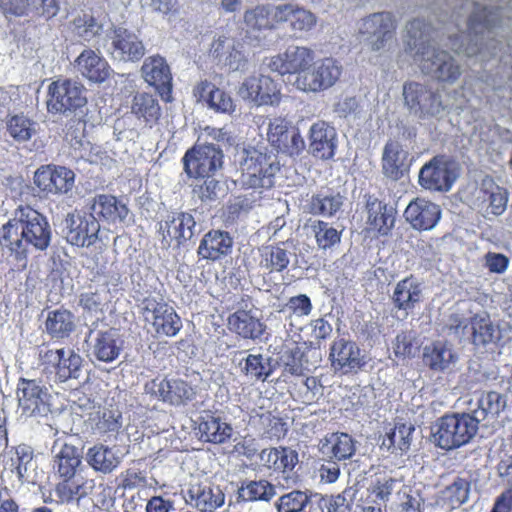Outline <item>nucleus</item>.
I'll return each mask as SVG.
<instances>
[{"label": "nucleus", "instance_id": "3", "mask_svg": "<svg viewBox=\"0 0 512 512\" xmlns=\"http://www.w3.org/2000/svg\"><path fill=\"white\" fill-rule=\"evenodd\" d=\"M502 9H488L480 3H473V11L467 22V33L449 37L450 47L468 57L477 56L481 60L494 57L498 53L499 42L494 39V31L500 24Z\"/></svg>", "mask_w": 512, "mask_h": 512}, {"label": "nucleus", "instance_id": "46", "mask_svg": "<svg viewBox=\"0 0 512 512\" xmlns=\"http://www.w3.org/2000/svg\"><path fill=\"white\" fill-rule=\"evenodd\" d=\"M278 5L259 4L247 9L243 14V21L249 30L273 29L279 24L275 17Z\"/></svg>", "mask_w": 512, "mask_h": 512}, {"label": "nucleus", "instance_id": "26", "mask_svg": "<svg viewBox=\"0 0 512 512\" xmlns=\"http://www.w3.org/2000/svg\"><path fill=\"white\" fill-rule=\"evenodd\" d=\"M210 54L218 64L224 65L230 71L244 69L248 61L243 45L224 35L213 41Z\"/></svg>", "mask_w": 512, "mask_h": 512}, {"label": "nucleus", "instance_id": "51", "mask_svg": "<svg viewBox=\"0 0 512 512\" xmlns=\"http://www.w3.org/2000/svg\"><path fill=\"white\" fill-rule=\"evenodd\" d=\"M201 98L205 99L209 107L216 112L231 113L234 111V103L230 95L216 88L208 81H202L197 86Z\"/></svg>", "mask_w": 512, "mask_h": 512}, {"label": "nucleus", "instance_id": "34", "mask_svg": "<svg viewBox=\"0 0 512 512\" xmlns=\"http://www.w3.org/2000/svg\"><path fill=\"white\" fill-rule=\"evenodd\" d=\"M233 239L226 231L211 230L200 241L197 254L201 259L218 261L232 252Z\"/></svg>", "mask_w": 512, "mask_h": 512}, {"label": "nucleus", "instance_id": "52", "mask_svg": "<svg viewBox=\"0 0 512 512\" xmlns=\"http://www.w3.org/2000/svg\"><path fill=\"white\" fill-rule=\"evenodd\" d=\"M132 113L139 119H143L150 127L160 117V106L157 99L149 93H137L132 102Z\"/></svg>", "mask_w": 512, "mask_h": 512}, {"label": "nucleus", "instance_id": "29", "mask_svg": "<svg viewBox=\"0 0 512 512\" xmlns=\"http://www.w3.org/2000/svg\"><path fill=\"white\" fill-rule=\"evenodd\" d=\"M404 217L417 230H430L441 217L440 207L424 198L411 201L404 211Z\"/></svg>", "mask_w": 512, "mask_h": 512}, {"label": "nucleus", "instance_id": "22", "mask_svg": "<svg viewBox=\"0 0 512 512\" xmlns=\"http://www.w3.org/2000/svg\"><path fill=\"white\" fill-rule=\"evenodd\" d=\"M74 182V172L63 166H41L34 174V184L47 193H67L72 190Z\"/></svg>", "mask_w": 512, "mask_h": 512}, {"label": "nucleus", "instance_id": "6", "mask_svg": "<svg viewBox=\"0 0 512 512\" xmlns=\"http://www.w3.org/2000/svg\"><path fill=\"white\" fill-rule=\"evenodd\" d=\"M239 165V182L247 189H253L250 198L256 201V190L270 189L274 185V177L279 170L277 156L260 149L249 147L238 150L236 160Z\"/></svg>", "mask_w": 512, "mask_h": 512}, {"label": "nucleus", "instance_id": "16", "mask_svg": "<svg viewBox=\"0 0 512 512\" xmlns=\"http://www.w3.org/2000/svg\"><path fill=\"white\" fill-rule=\"evenodd\" d=\"M40 364L44 370H50L55 373V378L59 382H65L68 379L79 377L82 358L73 350L47 349L39 354Z\"/></svg>", "mask_w": 512, "mask_h": 512}, {"label": "nucleus", "instance_id": "33", "mask_svg": "<svg viewBox=\"0 0 512 512\" xmlns=\"http://www.w3.org/2000/svg\"><path fill=\"white\" fill-rule=\"evenodd\" d=\"M91 210V214L96 218L113 225L125 224L129 216L126 204L115 196L107 194L95 196Z\"/></svg>", "mask_w": 512, "mask_h": 512}, {"label": "nucleus", "instance_id": "58", "mask_svg": "<svg viewBox=\"0 0 512 512\" xmlns=\"http://www.w3.org/2000/svg\"><path fill=\"white\" fill-rule=\"evenodd\" d=\"M311 229L316 244L321 250H331L341 242V231L322 220L312 222Z\"/></svg>", "mask_w": 512, "mask_h": 512}, {"label": "nucleus", "instance_id": "59", "mask_svg": "<svg viewBox=\"0 0 512 512\" xmlns=\"http://www.w3.org/2000/svg\"><path fill=\"white\" fill-rule=\"evenodd\" d=\"M7 132L16 142H26L37 133V123L24 115H14L7 121Z\"/></svg>", "mask_w": 512, "mask_h": 512}, {"label": "nucleus", "instance_id": "42", "mask_svg": "<svg viewBox=\"0 0 512 512\" xmlns=\"http://www.w3.org/2000/svg\"><path fill=\"white\" fill-rule=\"evenodd\" d=\"M421 283L413 276L400 280L393 291L392 302L398 310L406 313L413 310L421 301Z\"/></svg>", "mask_w": 512, "mask_h": 512}, {"label": "nucleus", "instance_id": "17", "mask_svg": "<svg viewBox=\"0 0 512 512\" xmlns=\"http://www.w3.org/2000/svg\"><path fill=\"white\" fill-rule=\"evenodd\" d=\"M108 53L120 62H138L145 55V46L139 36L123 27H117L107 35Z\"/></svg>", "mask_w": 512, "mask_h": 512}, {"label": "nucleus", "instance_id": "55", "mask_svg": "<svg viewBox=\"0 0 512 512\" xmlns=\"http://www.w3.org/2000/svg\"><path fill=\"white\" fill-rule=\"evenodd\" d=\"M414 431V427L408 424H399L387 433L386 437L383 438L381 443V449H387L392 453L400 451V453L406 452L411 444V435Z\"/></svg>", "mask_w": 512, "mask_h": 512}, {"label": "nucleus", "instance_id": "32", "mask_svg": "<svg viewBox=\"0 0 512 512\" xmlns=\"http://www.w3.org/2000/svg\"><path fill=\"white\" fill-rule=\"evenodd\" d=\"M0 8L6 14L18 17L34 14L47 19L54 17L59 11L56 0H0Z\"/></svg>", "mask_w": 512, "mask_h": 512}, {"label": "nucleus", "instance_id": "15", "mask_svg": "<svg viewBox=\"0 0 512 512\" xmlns=\"http://www.w3.org/2000/svg\"><path fill=\"white\" fill-rule=\"evenodd\" d=\"M239 96L257 106L278 105L281 100L279 84L267 75L247 77L238 90Z\"/></svg>", "mask_w": 512, "mask_h": 512}, {"label": "nucleus", "instance_id": "8", "mask_svg": "<svg viewBox=\"0 0 512 512\" xmlns=\"http://www.w3.org/2000/svg\"><path fill=\"white\" fill-rule=\"evenodd\" d=\"M395 30V19L390 12L372 13L358 22L359 40L373 52L384 50Z\"/></svg>", "mask_w": 512, "mask_h": 512}, {"label": "nucleus", "instance_id": "39", "mask_svg": "<svg viewBox=\"0 0 512 512\" xmlns=\"http://www.w3.org/2000/svg\"><path fill=\"white\" fill-rule=\"evenodd\" d=\"M227 325L231 332L251 340L261 338L266 328L265 324L251 311L241 309L229 315Z\"/></svg>", "mask_w": 512, "mask_h": 512}, {"label": "nucleus", "instance_id": "57", "mask_svg": "<svg viewBox=\"0 0 512 512\" xmlns=\"http://www.w3.org/2000/svg\"><path fill=\"white\" fill-rule=\"evenodd\" d=\"M356 495L357 489L351 486L338 495L321 498L319 507L322 512H352Z\"/></svg>", "mask_w": 512, "mask_h": 512}, {"label": "nucleus", "instance_id": "4", "mask_svg": "<svg viewBox=\"0 0 512 512\" xmlns=\"http://www.w3.org/2000/svg\"><path fill=\"white\" fill-rule=\"evenodd\" d=\"M406 28L407 49L413 54L421 71L440 82L454 83L462 73L461 67L449 53L430 45L426 23L414 19Z\"/></svg>", "mask_w": 512, "mask_h": 512}, {"label": "nucleus", "instance_id": "61", "mask_svg": "<svg viewBox=\"0 0 512 512\" xmlns=\"http://www.w3.org/2000/svg\"><path fill=\"white\" fill-rule=\"evenodd\" d=\"M239 367L247 377L265 380L269 375L266 359L261 354H249L239 362Z\"/></svg>", "mask_w": 512, "mask_h": 512}, {"label": "nucleus", "instance_id": "54", "mask_svg": "<svg viewBox=\"0 0 512 512\" xmlns=\"http://www.w3.org/2000/svg\"><path fill=\"white\" fill-rule=\"evenodd\" d=\"M470 490L471 482L457 477L441 491V499L448 507L455 509L468 501Z\"/></svg>", "mask_w": 512, "mask_h": 512}, {"label": "nucleus", "instance_id": "40", "mask_svg": "<svg viewBox=\"0 0 512 512\" xmlns=\"http://www.w3.org/2000/svg\"><path fill=\"white\" fill-rule=\"evenodd\" d=\"M259 255V267L269 273L284 271L296 256L287 242L264 246L259 249Z\"/></svg>", "mask_w": 512, "mask_h": 512}, {"label": "nucleus", "instance_id": "30", "mask_svg": "<svg viewBox=\"0 0 512 512\" xmlns=\"http://www.w3.org/2000/svg\"><path fill=\"white\" fill-rule=\"evenodd\" d=\"M337 147V132L325 121L315 122L309 130V148L320 159H330Z\"/></svg>", "mask_w": 512, "mask_h": 512}, {"label": "nucleus", "instance_id": "27", "mask_svg": "<svg viewBox=\"0 0 512 512\" xmlns=\"http://www.w3.org/2000/svg\"><path fill=\"white\" fill-rule=\"evenodd\" d=\"M275 17L280 23H288L294 35L301 37L317 25V16L310 10L294 3L280 4Z\"/></svg>", "mask_w": 512, "mask_h": 512}, {"label": "nucleus", "instance_id": "48", "mask_svg": "<svg viewBox=\"0 0 512 512\" xmlns=\"http://www.w3.org/2000/svg\"><path fill=\"white\" fill-rule=\"evenodd\" d=\"M75 316L66 309H57L48 312L45 321V330L53 339H64L75 330Z\"/></svg>", "mask_w": 512, "mask_h": 512}, {"label": "nucleus", "instance_id": "50", "mask_svg": "<svg viewBox=\"0 0 512 512\" xmlns=\"http://www.w3.org/2000/svg\"><path fill=\"white\" fill-rule=\"evenodd\" d=\"M198 429L201 439L216 444L224 443L232 435V428L228 423L209 413L201 417Z\"/></svg>", "mask_w": 512, "mask_h": 512}, {"label": "nucleus", "instance_id": "49", "mask_svg": "<svg viewBox=\"0 0 512 512\" xmlns=\"http://www.w3.org/2000/svg\"><path fill=\"white\" fill-rule=\"evenodd\" d=\"M343 205V197L339 193L319 192L312 195L305 205L308 213L315 216L332 217Z\"/></svg>", "mask_w": 512, "mask_h": 512}, {"label": "nucleus", "instance_id": "2", "mask_svg": "<svg viewBox=\"0 0 512 512\" xmlns=\"http://www.w3.org/2000/svg\"><path fill=\"white\" fill-rule=\"evenodd\" d=\"M51 236V227L44 215L30 206H20L1 227L0 244L25 266L29 247L44 251L50 245Z\"/></svg>", "mask_w": 512, "mask_h": 512}, {"label": "nucleus", "instance_id": "12", "mask_svg": "<svg viewBox=\"0 0 512 512\" xmlns=\"http://www.w3.org/2000/svg\"><path fill=\"white\" fill-rule=\"evenodd\" d=\"M458 177V165L445 156H436L419 172V184L431 191L447 192Z\"/></svg>", "mask_w": 512, "mask_h": 512}, {"label": "nucleus", "instance_id": "28", "mask_svg": "<svg viewBox=\"0 0 512 512\" xmlns=\"http://www.w3.org/2000/svg\"><path fill=\"white\" fill-rule=\"evenodd\" d=\"M146 390L173 405L183 404L195 396L194 388L180 379L154 380L146 385Z\"/></svg>", "mask_w": 512, "mask_h": 512}, {"label": "nucleus", "instance_id": "41", "mask_svg": "<svg viewBox=\"0 0 512 512\" xmlns=\"http://www.w3.org/2000/svg\"><path fill=\"white\" fill-rule=\"evenodd\" d=\"M85 458L90 467L103 474L113 472L122 461L119 448L103 444H96L90 447L86 452Z\"/></svg>", "mask_w": 512, "mask_h": 512}, {"label": "nucleus", "instance_id": "23", "mask_svg": "<svg viewBox=\"0 0 512 512\" xmlns=\"http://www.w3.org/2000/svg\"><path fill=\"white\" fill-rule=\"evenodd\" d=\"M196 222L194 217L185 212H170L159 222V234L164 246H170L175 240L178 244L187 241L194 235Z\"/></svg>", "mask_w": 512, "mask_h": 512}, {"label": "nucleus", "instance_id": "9", "mask_svg": "<svg viewBox=\"0 0 512 512\" xmlns=\"http://www.w3.org/2000/svg\"><path fill=\"white\" fill-rule=\"evenodd\" d=\"M447 325L449 330L457 336L463 337L470 334L476 346L496 344L501 339L499 327L485 312L475 314L469 322L463 321L458 315H452Z\"/></svg>", "mask_w": 512, "mask_h": 512}, {"label": "nucleus", "instance_id": "1", "mask_svg": "<svg viewBox=\"0 0 512 512\" xmlns=\"http://www.w3.org/2000/svg\"><path fill=\"white\" fill-rule=\"evenodd\" d=\"M505 399L491 391L476 396L470 413H453L439 418L432 427L434 443L442 449L458 448L470 442L481 422L489 425L505 407Z\"/></svg>", "mask_w": 512, "mask_h": 512}, {"label": "nucleus", "instance_id": "63", "mask_svg": "<svg viewBox=\"0 0 512 512\" xmlns=\"http://www.w3.org/2000/svg\"><path fill=\"white\" fill-rule=\"evenodd\" d=\"M309 503L306 492L294 490L282 495L277 502L278 512H301Z\"/></svg>", "mask_w": 512, "mask_h": 512}, {"label": "nucleus", "instance_id": "35", "mask_svg": "<svg viewBox=\"0 0 512 512\" xmlns=\"http://www.w3.org/2000/svg\"><path fill=\"white\" fill-rule=\"evenodd\" d=\"M89 337L92 338V353L102 362H112L118 358L123 341L116 329L100 330L97 332L90 331Z\"/></svg>", "mask_w": 512, "mask_h": 512}, {"label": "nucleus", "instance_id": "24", "mask_svg": "<svg viewBox=\"0 0 512 512\" xmlns=\"http://www.w3.org/2000/svg\"><path fill=\"white\" fill-rule=\"evenodd\" d=\"M141 72L144 80L158 91L162 99L169 101L172 91V73L166 59L158 54L147 57Z\"/></svg>", "mask_w": 512, "mask_h": 512}, {"label": "nucleus", "instance_id": "31", "mask_svg": "<svg viewBox=\"0 0 512 512\" xmlns=\"http://www.w3.org/2000/svg\"><path fill=\"white\" fill-rule=\"evenodd\" d=\"M76 70L93 83H102L109 78L112 69L107 60L96 51L86 48L74 61Z\"/></svg>", "mask_w": 512, "mask_h": 512}, {"label": "nucleus", "instance_id": "25", "mask_svg": "<svg viewBox=\"0 0 512 512\" xmlns=\"http://www.w3.org/2000/svg\"><path fill=\"white\" fill-rule=\"evenodd\" d=\"M225 493L212 484H196L185 492V502L199 512H216L225 504Z\"/></svg>", "mask_w": 512, "mask_h": 512}, {"label": "nucleus", "instance_id": "64", "mask_svg": "<svg viewBox=\"0 0 512 512\" xmlns=\"http://www.w3.org/2000/svg\"><path fill=\"white\" fill-rule=\"evenodd\" d=\"M140 3L143 8H148L168 20L176 18L180 13L179 0H140Z\"/></svg>", "mask_w": 512, "mask_h": 512}, {"label": "nucleus", "instance_id": "38", "mask_svg": "<svg viewBox=\"0 0 512 512\" xmlns=\"http://www.w3.org/2000/svg\"><path fill=\"white\" fill-rule=\"evenodd\" d=\"M423 360L431 370L444 372L456 364L458 355L452 344L446 341H435L425 346Z\"/></svg>", "mask_w": 512, "mask_h": 512}, {"label": "nucleus", "instance_id": "62", "mask_svg": "<svg viewBox=\"0 0 512 512\" xmlns=\"http://www.w3.org/2000/svg\"><path fill=\"white\" fill-rule=\"evenodd\" d=\"M278 456L274 471L281 473L286 482H294L290 474L299 461L298 453L288 447H278Z\"/></svg>", "mask_w": 512, "mask_h": 512}, {"label": "nucleus", "instance_id": "47", "mask_svg": "<svg viewBox=\"0 0 512 512\" xmlns=\"http://www.w3.org/2000/svg\"><path fill=\"white\" fill-rule=\"evenodd\" d=\"M408 153L398 142H388L383 150L382 168L384 174L394 180L403 175Z\"/></svg>", "mask_w": 512, "mask_h": 512}, {"label": "nucleus", "instance_id": "7", "mask_svg": "<svg viewBox=\"0 0 512 512\" xmlns=\"http://www.w3.org/2000/svg\"><path fill=\"white\" fill-rule=\"evenodd\" d=\"M342 65L334 58L326 57L313 61L300 77H295L293 86L305 93H320L333 87L342 75Z\"/></svg>", "mask_w": 512, "mask_h": 512}, {"label": "nucleus", "instance_id": "14", "mask_svg": "<svg viewBox=\"0 0 512 512\" xmlns=\"http://www.w3.org/2000/svg\"><path fill=\"white\" fill-rule=\"evenodd\" d=\"M183 163L189 177H209L221 168L223 153L214 144L198 145L186 152Z\"/></svg>", "mask_w": 512, "mask_h": 512}, {"label": "nucleus", "instance_id": "43", "mask_svg": "<svg viewBox=\"0 0 512 512\" xmlns=\"http://www.w3.org/2000/svg\"><path fill=\"white\" fill-rule=\"evenodd\" d=\"M366 209L368 213L367 223L370 229L377 231L381 235H387L395 222L393 208H388L386 204L382 203L377 198L368 196Z\"/></svg>", "mask_w": 512, "mask_h": 512}, {"label": "nucleus", "instance_id": "10", "mask_svg": "<svg viewBox=\"0 0 512 512\" xmlns=\"http://www.w3.org/2000/svg\"><path fill=\"white\" fill-rule=\"evenodd\" d=\"M85 87L71 79H57L48 87L47 108L52 113L75 112L87 103Z\"/></svg>", "mask_w": 512, "mask_h": 512}, {"label": "nucleus", "instance_id": "60", "mask_svg": "<svg viewBox=\"0 0 512 512\" xmlns=\"http://www.w3.org/2000/svg\"><path fill=\"white\" fill-rule=\"evenodd\" d=\"M482 190L487 196L485 200L489 202L490 213L495 216L503 214L508 202V192L506 189L496 185L492 180H484Z\"/></svg>", "mask_w": 512, "mask_h": 512}, {"label": "nucleus", "instance_id": "53", "mask_svg": "<svg viewBox=\"0 0 512 512\" xmlns=\"http://www.w3.org/2000/svg\"><path fill=\"white\" fill-rule=\"evenodd\" d=\"M253 424L260 433L269 439L279 440L283 438L288 430L287 423L271 412H263L252 417Z\"/></svg>", "mask_w": 512, "mask_h": 512}, {"label": "nucleus", "instance_id": "19", "mask_svg": "<svg viewBox=\"0 0 512 512\" xmlns=\"http://www.w3.org/2000/svg\"><path fill=\"white\" fill-rule=\"evenodd\" d=\"M267 139L278 151L289 155H298L305 147L299 130L281 117L269 121Z\"/></svg>", "mask_w": 512, "mask_h": 512}, {"label": "nucleus", "instance_id": "18", "mask_svg": "<svg viewBox=\"0 0 512 512\" xmlns=\"http://www.w3.org/2000/svg\"><path fill=\"white\" fill-rule=\"evenodd\" d=\"M314 51L306 46L290 45L283 53L269 59L268 67L280 75L294 74L300 77L302 71L313 62Z\"/></svg>", "mask_w": 512, "mask_h": 512}, {"label": "nucleus", "instance_id": "44", "mask_svg": "<svg viewBox=\"0 0 512 512\" xmlns=\"http://www.w3.org/2000/svg\"><path fill=\"white\" fill-rule=\"evenodd\" d=\"M91 489V483L78 474L71 478H63L55 487V495L58 503H78L90 493Z\"/></svg>", "mask_w": 512, "mask_h": 512}, {"label": "nucleus", "instance_id": "21", "mask_svg": "<svg viewBox=\"0 0 512 512\" xmlns=\"http://www.w3.org/2000/svg\"><path fill=\"white\" fill-rule=\"evenodd\" d=\"M65 238L77 247H89L96 243L100 224L93 214H68L66 217Z\"/></svg>", "mask_w": 512, "mask_h": 512}, {"label": "nucleus", "instance_id": "37", "mask_svg": "<svg viewBox=\"0 0 512 512\" xmlns=\"http://www.w3.org/2000/svg\"><path fill=\"white\" fill-rule=\"evenodd\" d=\"M321 454L331 461L350 459L356 451L355 441L347 433H331L320 441Z\"/></svg>", "mask_w": 512, "mask_h": 512}, {"label": "nucleus", "instance_id": "45", "mask_svg": "<svg viewBox=\"0 0 512 512\" xmlns=\"http://www.w3.org/2000/svg\"><path fill=\"white\" fill-rule=\"evenodd\" d=\"M104 17L83 12L76 15L70 23L73 35L85 42H90L104 31Z\"/></svg>", "mask_w": 512, "mask_h": 512}, {"label": "nucleus", "instance_id": "36", "mask_svg": "<svg viewBox=\"0 0 512 512\" xmlns=\"http://www.w3.org/2000/svg\"><path fill=\"white\" fill-rule=\"evenodd\" d=\"M53 470L59 478H71L78 475L81 466V455L74 445L56 441L52 447Z\"/></svg>", "mask_w": 512, "mask_h": 512}, {"label": "nucleus", "instance_id": "5", "mask_svg": "<svg viewBox=\"0 0 512 512\" xmlns=\"http://www.w3.org/2000/svg\"><path fill=\"white\" fill-rule=\"evenodd\" d=\"M467 89H469V81L465 80L461 90L455 91V97L450 101L443 99L439 89L425 83L411 81L403 86L404 103L410 114L419 119L441 118L446 110H462L466 107L470 100L464 93Z\"/></svg>", "mask_w": 512, "mask_h": 512}, {"label": "nucleus", "instance_id": "20", "mask_svg": "<svg viewBox=\"0 0 512 512\" xmlns=\"http://www.w3.org/2000/svg\"><path fill=\"white\" fill-rule=\"evenodd\" d=\"M329 359L335 372L349 374L366 364L365 355L352 340L335 339L330 347Z\"/></svg>", "mask_w": 512, "mask_h": 512}, {"label": "nucleus", "instance_id": "13", "mask_svg": "<svg viewBox=\"0 0 512 512\" xmlns=\"http://www.w3.org/2000/svg\"><path fill=\"white\" fill-rule=\"evenodd\" d=\"M17 398L21 415L26 417H44L51 411L48 388L36 380L21 378L17 385Z\"/></svg>", "mask_w": 512, "mask_h": 512}, {"label": "nucleus", "instance_id": "56", "mask_svg": "<svg viewBox=\"0 0 512 512\" xmlns=\"http://www.w3.org/2000/svg\"><path fill=\"white\" fill-rule=\"evenodd\" d=\"M275 495V486L264 479L245 482L238 490L243 501H269Z\"/></svg>", "mask_w": 512, "mask_h": 512}, {"label": "nucleus", "instance_id": "11", "mask_svg": "<svg viewBox=\"0 0 512 512\" xmlns=\"http://www.w3.org/2000/svg\"><path fill=\"white\" fill-rule=\"evenodd\" d=\"M142 314L159 336L174 337L182 329V321L175 309L163 299L145 298L141 304Z\"/></svg>", "mask_w": 512, "mask_h": 512}]
</instances>
